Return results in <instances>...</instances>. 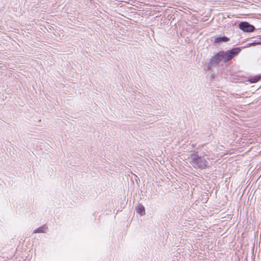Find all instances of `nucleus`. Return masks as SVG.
I'll list each match as a JSON object with an SVG mask.
<instances>
[{
	"label": "nucleus",
	"instance_id": "obj_1",
	"mask_svg": "<svg viewBox=\"0 0 261 261\" xmlns=\"http://www.w3.org/2000/svg\"><path fill=\"white\" fill-rule=\"evenodd\" d=\"M241 50L240 47H235L226 51L223 50L220 51V53L223 58V61L224 63H226L237 56L240 53Z\"/></svg>",
	"mask_w": 261,
	"mask_h": 261
},
{
	"label": "nucleus",
	"instance_id": "obj_11",
	"mask_svg": "<svg viewBox=\"0 0 261 261\" xmlns=\"http://www.w3.org/2000/svg\"><path fill=\"white\" fill-rule=\"evenodd\" d=\"M251 44H252L253 45H259V44H261V42L257 41L256 40H255L253 42H252L251 43Z\"/></svg>",
	"mask_w": 261,
	"mask_h": 261
},
{
	"label": "nucleus",
	"instance_id": "obj_7",
	"mask_svg": "<svg viewBox=\"0 0 261 261\" xmlns=\"http://www.w3.org/2000/svg\"><path fill=\"white\" fill-rule=\"evenodd\" d=\"M195 169H203L207 167V164H192Z\"/></svg>",
	"mask_w": 261,
	"mask_h": 261
},
{
	"label": "nucleus",
	"instance_id": "obj_5",
	"mask_svg": "<svg viewBox=\"0 0 261 261\" xmlns=\"http://www.w3.org/2000/svg\"><path fill=\"white\" fill-rule=\"evenodd\" d=\"M190 159L195 163H200L202 162L201 158L199 157L198 155L195 153L191 154Z\"/></svg>",
	"mask_w": 261,
	"mask_h": 261
},
{
	"label": "nucleus",
	"instance_id": "obj_9",
	"mask_svg": "<svg viewBox=\"0 0 261 261\" xmlns=\"http://www.w3.org/2000/svg\"><path fill=\"white\" fill-rule=\"evenodd\" d=\"M46 229V227L45 225L42 226L37 229H35L33 232L35 233H43L45 232V229Z\"/></svg>",
	"mask_w": 261,
	"mask_h": 261
},
{
	"label": "nucleus",
	"instance_id": "obj_2",
	"mask_svg": "<svg viewBox=\"0 0 261 261\" xmlns=\"http://www.w3.org/2000/svg\"><path fill=\"white\" fill-rule=\"evenodd\" d=\"M239 28L244 32L250 33L255 30L254 25L250 24L246 21L241 22L239 24Z\"/></svg>",
	"mask_w": 261,
	"mask_h": 261
},
{
	"label": "nucleus",
	"instance_id": "obj_3",
	"mask_svg": "<svg viewBox=\"0 0 261 261\" xmlns=\"http://www.w3.org/2000/svg\"><path fill=\"white\" fill-rule=\"evenodd\" d=\"M223 61V58L220 51L217 53L215 56L212 57L211 59V64L213 65V67H217L219 65L220 61Z\"/></svg>",
	"mask_w": 261,
	"mask_h": 261
},
{
	"label": "nucleus",
	"instance_id": "obj_10",
	"mask_svg": "<svg viewBox=\"0 0 261 261\" xmlns=\"http://www.w3.org/2000/svg\"><path fill=\"white\" fill-rule=\"evenodd\" d=\"M213 66V64H211V62H210L206 67V70L208 71L211 69V68Z\"/></svg>",
	"mask_w": 261,
	"mask_h": 261
},
{
	"label": "nucleus",
	"instance_id": "obj_8",
	"mask_svg": "<svg viewBox=\"0 0 261 261\" xmlns=\"http://www.w3.org/2000/svg\"><path fill=\"white\" fill-rule=\"evenodd\" d=\"M261 79V76L259 75L255 76L254 77H250L248 81L251 83H255L259 81Z\"/></svg>",
	"mask_w": 261,
	"mask_h": 261
},
{
	"label": "nucleus",
	"instance_id": "obj_6",
	"mask_svg": "<svg viewBox=\"0 0 261 261\" xmlns=\"http://www.w3.org/2000/svg\"><path fill=\"white\" fill-rule=\"evenodd\" d=\"M136 208L137 213L139 214L140 215L143 216L145 214V208L143 205L139 204L136 207Z\"/></svg>",
	"mask_w": 261,
	"mask_h": 261
},
{
	"label": "nucleus",
	"instance_id": "obj_4",
	"mask_svg": "<svg viewBox=\"0 0 261 261\" xmlns=\"http://www.w3.org/2000/svg\"><path fill=\"white\" fill-rule=\"evenodd\" d=\"M229 40V38L226 36H218L215 38L214 42L215 43L220 44L223 42H227Z\"/></svg>",
	"mask_w": 261,
	"mask_h": 261
}]
</instances>
